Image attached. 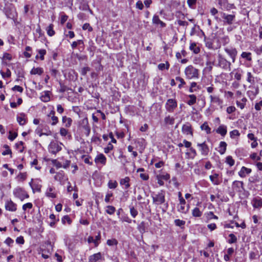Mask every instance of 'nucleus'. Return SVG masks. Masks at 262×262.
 I'll return each instance as SVG.
<instances>
[{
    "label": "nucleus",
    "mask_w": 262,
    "mask_h": 262,
    "mask_svg": "<svg viewBox=\"0 0 262 262\" xmlns=\"http://www.w3.org/2000/svg\"><path fill=\"white\" fill-rule=\"evenodd\" d=\"M184 73L186 79L196 80L199 78V70L192 65L187 66L184 70Z\"/></svg>",
    "instance_id": "1"
},
{
    "label": "nucleus",
    "mask_w": 262,
    "mask_h": 262,
    "mask_svg": "<svg viewBox=\"0 0 262 262\" xmlns=\"http://www.w3.org/2000/svg\"><path fill=\"white\" fill-rule=\"evenodd\" d=\"M217 61L218 63L217 66L226 71L231 70V63L228 61L221 54L218 55Z\"/></svg>",
    "instance_id": "2"
},
{
    "label": "nucleus",
    "mask_w": 262,
    "mask_h": 262,
    "mask_svg": "<svg viewBox=\"0 0 262 262\" xmlns=\"http://www.w3.org/2000/svg\"><path fill=\"white\" fill-rule=\"evenodd\" d=\"M13 195L15 197L23 201L25 199L29 198V195L25 189L20 187H17L13 190Z\"/></svg>",
    "instance_id": "3"
},
{
    "label": "nucleus",
    "mask_w": 262,
    "mask_h": 262,
    "mask_svg": "<svg viewBox=\"0 0 262 262\" xmlns=\"http://www.w3.org/2000/svg\"><path fill=\"white\" fill-rule=\"evenodd\" d=\"M153 203L156 205H161L165 201V191L161 190L158 193L152 195Z\"/></svg>",
    "instance_id": "4"
},
{
    "label": "nucleus",
    "mask_w": 262,
    "mask_h": 262,
    "mask_svg": "<svg viewBox=\"0 0 262 262\" xmlns=\"http://www.w3.org/2000/svg\"><path fill=\"white\" fill-rule=\"evenodd\" d=\"M224 51L231 58L232 62H235L237 55V51L236 48L231 46H228L224 48Z\"/></svg>",
    "instance_id": "5"
},
{
    "label": "nucleus",
    "mask_w": 262,
    "mask_h": 262,
    "mask_svg": "<svg viewBox=\"0 0 262 262\" xmlns=\"http://www.w3.org/2000/svg\"><path fill=\"white\" fill-rule=\"evenodd\" d=\"M177 107V101L174 99H169L165 103V108L169 113H173Z\"/></svg>",
    "instance_id": "6"
},
{
    "label": "nucleus",
    "mask_w": 262,
    "mask_h": 262,
    "mask_svg": "<svg viewBox=\"0 0 262 262\" xmlns=\"http://www.w3.org/2000/svg\"><path fill=\"white\" fill-rule=\"evenodd\" d=\"M222 17L223 19V23L225 25H232L235 20V14H228L225 13H222Z\"/></svg>",
    "instance_id": "7"
},
{
    "label": "nucleus",
    "mask_w": 262,
    "mask_h": 262,
    "mask_svg": "<svg viewBox=\"0 0 262 262\" xmlns=\"http://www.w3.org/2000/svg\"><path fill=\"white\" fill-rule=\"evenodd\" d=\"M218 4L223 10L229 11L235 8L234 4L228 3V0H218Z\"/></svg>",
    "instance_id": "8"
},
{
    "label": "nucleus",
    "mask_w": 262,
    "mask_h": 262,
    "mask_svg": "<svg viewBox=\"0 0 262 262\" xmlns=\"http://www.w3.org/2000/svg\"><path fill=\"white\" fill-rule=\"evenodd\" d=\"M61 150V147L56 141H52L49 146V151L53 154H56L58 152Z\"/></svg>",
    "instance_id": "9"
},
{
    "label": "nucleus",
    "mask_w": 262,
    "mask_h": 262,
    "mask_svg": "<svg viewBox=\"0 0 262 262\" xmlns=\"http://www.w3.org/2000/svg\"><path fill=\"white\" fill-rule=\"evenodd\" d=\"M80 126L84 130L86 136H89L91 132V127L89 124L88 119L84 118L80 121Z\"/></svg>",
    "instance_id": "10"
},
{
    "label": "nucleus",
    "mask_w": 262,
    "mask_h": 262,
    "mask_svg": "<svg viewBox=\"0 0 262 262\" xmlns=\"http://www.w3.org/2000/svg\"><path fill=\"white\" fill-rule=\"evenodd\" d=\"M5 14L7 18L15 20L17 17V13L15 8L9 7L6 9Z\"/></svg>",
    "instance_id": "11"
},
{
    "label": "nucleus",
    "mask_w": 262,
    "mask_h": 262,
    "mask_svg": "<svg viewBox=\"0 0 262 262\" xmlns=\"http://www.w3.org/2000/svg\"><path fill=\"white\" fill-rule=\"evenodd\" d=\"M232 188L233 190L241 192L244 190V183L242 181H234L232 184Z\"/></svg>",
    "instance_id": "12"
},
{
    "label": "nucleus",
    "mask_w": 262,
    "mask_h": 262,
    "mask_svg": "<svg viewBox=\"0 0 262 262\" xmlns=\"http://www.w3.org/2000/svg\"><path fill=\"white\" fill-rule=\"evenodd\" d=\"M40 180H36L34 182H33V179L31 180V181L29 183V185L31 187L33 192H35V191L40 192L41 185L40 184Z\"/></svg>",
    "instance_id": "13"
},
{
    "label": "nucleus",
    "mask_w": 262,
    "mask_h": 262,
    "mask_svg": "<svg viewBox=\"0 0 262 262\" xmlns=\"http://www.w3.org/2000/svg\"><path fill=\"white\" fill-rule=\"evenodd\" d=\"M209 98L210 99L211 104H216L222 108L223 101L219 96L211 95L209 96Z\"/></svg>",
    "instance_id": "14"
},
{
    "label": "nucleus",
    "mask_w": 262,
    "mask_h": 262,
    "mask_svg": "<svg viewBox=\"0 0 262 262\" xmlns=\"http://www.w3.org/2000/svg\"><path fill=\"white\" fill-rule=\"evenodd\" d=\"M197 146L200 148V150L203 156H206L208 155L209 148L205 142L202 143H198Z\"/></svg>",
    "instance_id": "15"
},
{
    "label": "nucleus",
    "mask_w": 262,
    "mask_h": 262,
    "mask_svg": "<svg viewBox=\"0 0 262 262\" xmlns=\"http://www.w3.org/2000/svg\"><path fill=\"white\" fill-rule=\"evenodd\" d=\"M45 194L48 198L52 199L56 198L57 197V194L55 192V187L52 186H49L46 191Z\"/></svg>",
    "instance_id": "16"
},
{
    "label": "nucleus",
    "mask_w": 262,
    "mask_h": 262,
    "mask_svg": "<svg viewBox=\"0 0 262 262\" xmlns=\"http://www.w3.org/2000/svg\"><path fill=\"white\" fill-rule=\"evenodd\" d=\"M5 208L10 211H15L17 210V205L11 200H8L5 203Z\"/></svg>",
    "instance_id": "17"
},
{
    "label": "nucleus",
    "mask_w": 262,
    "mask_h": 262,
    "mask_svg": "<svg viewBox=\"0 0 262 262\" xmlns=\"http://www.w3.org/2000/svg\"><path fill=\"white\" fill-rule=\"evenodd\" d=\"M54 179L55 181L59 182L61 184H63L64 182L68 180L66 178L64 173L62 171L58 172L54 176Z\"/></svg>",
    "instance_id": "18"
},
{
    "label": "nucleus",
    "mask_w": 262,
    "mask_h": 262,
    "mask_svg": "<svg viewBox=\"0 0 262 262\" xmlns=\"http://www.w3.org/2000/svg\"><path fill=\"white\" fill-rule=\"evenodd\" d=\"M252 205L254 208L262 207V199L259 196L254 198L251 201Z\"/></svg>",
    "instance_id": "19"
},
{
    "label": "nucleus",
    "mask_w": 262,
    "mask_h": 262,
    "mask_svg": "<svg viewBox=\"0 0 262 262\" xmlns=\"http://www.w3.org/2000/svg\"><path fill=\"white\" fill-rule=\"evenodd\" d=\"M95 162L96 164L100 163L102 165H105L106 158L103 154H99L96 157Z\"/></svg>",
    "instance_id": "20"
},
{
    "label": "nucleus",
    "mask_w": 262,
    "mask_h": 262,
    "mask_svg": "<svg viewBox=\"0 0 262 262\" xmlns=\"http://www.w3.org/2000/svg\"><path fill=\"white\" fill-rule=\"evenodd\" d=\"M182 130L183 134L188 135H192V130L189 123H186L182 126Z\"/></svg>",
    "instance_id": "21"
},
{
    "label": "nucleus",
    "mask_w": 262,
    "mask_h": 262,
    "mask_svg": "<svg viewBox=\"0 0 262 262\" xmlns=\"http://www.w3.org/2000/svg\"><path fill=\"white\" fill-rule=\"evenodd\" d=\"M130 178L128 177H126L123 179H121L120 180V184L121 186H124L123 188L125 190H127L130 187Z\"/></svg>",
    "instance_id": "22"
},
{
    "label": "nucleus",
    "mask_w": 262,
    "mask_h": 262,
    "mask_svg": "<svg viewBox=\"0 0 262 262\" xmlns=\"http://www.w3.org/2000/svg\"><path fill=\"white\" fill-rule=\"evenodd\" d=\"M251 171L252 170L250 168L243 166L238 172V175L241 178H245L246 177L247 174H250L251 172Z\"/></svg>",
    "instance_id": "23"
},
{
    "label": "nucleus",
    "mask_w": 262,
    "mask_h": 262,
    "mask_svg": "<svg viewBox=\"0 0 262 262\" xmlns=\"http://www.w3.org/2000/svg\"><path fill=\"white\" fill-rule=\"evenodd\" d=\"M175 119L170 115L166 116L164 119V123L166 126L173 125L174 124Z\"/></svg>",
    "instance_id": "24"
},
{
    "label": "nucleus",
    "mask_w": 262,
    "mask_h": 262,
    "mask_svg": "<svg viewBox=\"0 0 262 262\" xmlns=\"http://www.w3.org/2000/svg\"><path fill=\"white\" fill-rule=\"evenodd\" d=\"M101 253L100 252H98L89 256V262H96L101 259Z\"/></svg>",
    "instance_id": "25"
},
{
    "label": "nucleus",
    "mask_w": 262,
    "mask_h": 262,
    "mask_svg": "<svg viewBox=\"0 0 262 262\" xmlns=\"http://www.w3.org/2000/svg\"><path fill=\"white\" fill-rule=\"evenodd\" d=\"M216 132L222 136L224 137L227 133V126L225 125H220L216 129Z\"/></svg>",
    "instance_id": "26"
},
{
    "label": "nucleus",
    "mask_w": 262,
    "mask_h": 262,
    "mask_svg": "<svg viewBox=\"0 0 262 262\" xmlns=\"http://www.w3.org/2000/svg\"><path fill=\"white\" fill-rule=\"evenodd\" d=\"M55 112L54 111H51L48 115V117H51L52 122L50 123L52 125H56L58 122V117L55 116Z\"/></svg>",
    "instance_id": "27"
},
{
    "label": "nucleus",
    "mask_w": 262,
    "mask_h": 262,
    "mask_svg": "<svg viewBox=\"0 0 262 262\" xmlns=\"http://www.w3.org/2000/svg\"><path fill=\"white\" fill-rule=\"evenodd\" d=\"M17 121L20 125H24L26 123V115L21 113L17 117Z\"/></svg>",
    "instance_id": "28"
},
{
    "label": "nucleus",
    "mask_w": 262,
    "mask_h": 262,
    "mask_svg": "<svg viewBox=\"0 0 262 262\" xmlns=\"http://www.w3.org/2000/svg\"><path fill=\"white\" fill-rule=\"evenodd\" d=\"M227 144L224 141H221L220 143L219 147V152L221 155H223L225 154L226 150Z\"/></svg>",
    "instance_id": "29"
},
{
    "label": "nucleus",
    "mask_w": 262,
    "mask_h": 262,
    "mask_svg": "<svg viewBox=\"0 0 262 262\" xmlns=\"http://www.w3.org/2000/svg\"><path fill=\"white\" fill-rule=\"evenodd\" d=\"M219 174L214 173L213 175H211L209 177L210 180L214 185H219L220 182L219 180Z\"/></svg>",
    "instance_id": "30"
},
{
    "label": "nucleus",
    "mask_w": 262,
    "mask_h": 262,
    "mask_svg": "<svg viewBox=\"0 0 262 262\" xmlns=\"http://www.w3.org/2000/svg\"><path fill=\"white\" fill-rule=\"evenodd\" d=\"M62 121L64 123V126L66 127H69L71 126L72 123V119L71 118L67 117V116H63Z\"/></svg>",
    "instance_id": "31"
},
{
    "label": "nucleus",
    "mask_w": 262,
    "mask_h": 262,
    "mask_svg": "<svg viewBox=\"0 0 262 262\" xmlns=\"http://www.w3.org/2000/svg\"><path fill=\"white\" fill-rule=\"evenodd\" d=\"M43 72V70L42 68H33L31 71H30V74L31 75H36L38 74L39 75H41Z\"/></svg>",
    "instance_id": "32"
},
{
    "label": "nucleus",
    "mask_w": 262,
    "mask_h": 262,
    "mask_svg": "<svg viewBox=\"0 0 262 262\" xmlns=\"http://www.w3.org/2000/svg\"><path fill=\"white\" fill-rule=\"evenodd\" d=\"M247 76V81L251 84H254L255 83V77L252 73L251 72H248Z\"/></svg>",
    "instance_id": "33"
},
{
    "label": "nucleus",
    "mask_w": 262,
    "mask_h": 262,
    "mask_svg": "<svg viewBox=\"0 0 262 262\" xmlns=\"http://www.w3.org/2000/svg\"><path fill=\"white\" fill-rule=\"evenodd\" d=\"M192 215L194 217H200L202 215V212L198 207H195L192 211Z\"/></svg>",
    "instance_id": "34"
},
{
    "label": "nucleus",
    "mask_w": 262,
    "mask_h": 262,
    "mask_svg": "<svg viewBox=\"0 0 262 262\" xmlns=\"http://www.w3.org/2000/svg\"><path fill=\"white\" fill-rule=\"evenodd\" d=\"M188 97L189 98V100L187 102V103L189 105H192L196 103V97L195 95L193 94L189 95H188Z\"/></svg>",
    "instance_id": "35"
},
{
    "label": "nucleus",
    "mask_w": 262,
    "mask_h": 262,
    "mask_svg": "<svg viewBox=\"0 0 262 262\" xmlns=\"http://www.w3.org/2000/svg\"><path fill=\"white\" fill-rule=\"evenodd\" d=\"M254 90V91H249L248 94L249 97L252 96L254 98L259 93V89L258 86L252 87Z\"/></svg>",
    "instance_id": "36"
},
{
    "label": "nucleus",
    "mask_w": 262,
    "mask_h": 262,
    "mask_svg": "<svg viewBox=\"0 0 262 262\" xmlns=\"http://www.w3.org/2000/svg\"><path fill=\"white\" fill-rule=\"evenodd\" d=\"M37 52L39 55V56L38 55H37L35 57V58L37 59L39 58L40 60H43L44 59V56L46 54V50L45 49H40L37 50Z\"/></svg>",
    "instance_id": "37"
},
{
    "label": "nucleus",
    "mask_w": 262,
    "mask_h": 262,
    "mask_svg": "<svg viewBox=\"0 0 262 262\" xmlns=\"http://www.w3.org/2000/svg\"><path fill=\"white\" fill-rule=\"evenodd\" d=\"M101 238V233L100 231H99L98 234L94 238V244L95 247H98L100 243Z\"/></svg>",
    "instance_id": "38"
},
{
    "label": "nucleus",
    "mask_w": 262,
    "mask_h": 262,
    "mask_svg": "<svg viewBox=\"0 0 262 262\" xmlns=\"http://www.w3.org/2000/svg\"><path fill=\"white\" fill-rule=\"evenodd\" d=\"M189 49L190 50L192 51L195 54H198L200 51V48L196 46V43L194 42L191 43L190 44Z\"/></svg>",
    "instance_id": "39"
},
{
    "label": "nucleus",
    "mask_w": 262,
    "mask_h": 262,
    "mask_svg": "<svg viewBox=\"0 0 262 262\" xmlns=\"http://www.w3.org/2000/svg\"><path fill=\"white\" fill-rule=\"evenodd\" d=\"M54 25L50 24L46 29L47 34L50 36H53L55 34V31L53 30Z\"/></svg>",
    "instance_id": "40"
},
{
    "label": "nucleus",
    "mask_w": 262,
    "mask_h": 262,
    "mask_svg": "<svg viewBox=\"0 0 262 262\" xmlns=\"http://www.w3.org/2000/svg\"><path fill=\"white\" fill-rule=\"evenodd\" d=\"M201 128L203 130H205L207 134H210L211 133V128L209 126L207 122H204L201 126Z\"/></svg>",
    "instance_id": "41"
},
{
    "label": "nucleus",
    "mask_w": 262,
    "mask_h": 262,
    "mask_svg": "<svg viewBox=\"0 0 262 262\" xmlns=\"http://www.w3.org/2000/svg\"><path fill=\"white\" fill-rule=\"evenodd\" d=\"M229 239L228 240L227 242L229 244H234L237 242V239L236 236L233 233H230L229 235Z\"/></svg>",
    "instance_id": "42"
},
{
    "label": "nucleus",
    "mask_w": 262,
    "mask_h": 262,
    "mask_svg": "<svg viewBox=\"0 0 262 262\" xmlns=\"http://www.w3.org/2000/svg\"><path fill=\"white\" fill-rule=\"evenodd\" d=\"M241 57L249 61L252 60L251 53L250 52H243L241 54Z\"/></svg>",
    "instance_id": "43"
},
{
    "label": "nucleus",
    "mask_w": 262,
    "mask_h": 262,
    "mask_svg": "<svg viewBox=\"0 0 262 262\" xmlns=\"http://www.w3.org/2000/svg\"><path fill=\"white\" fill-rule=\"evenodd\" d=\"M116 211L115 207L111 205L107 206L106 207L105 212L110 215L113 214Z\"/></svg>",
    "instance_id": "44"
},
{
    "label": "nucleus",
    "mask_w": 262,
    "mask_h": 262,
    "mask_svg": "<svg viewBox=\"0 0 262 262\" xmlns=\"http://www.w3.org/2000/svg\"><path fill=\"white\" fill-rule=\"evenodd\" d=\"M170 64L168 62L166 61L165 63H161L158 66V68L160 70H163L164 69L168 70L169 68Z\"/></svg>",
    "instance_id": "45"
},
{
    "label": "nucleus",
    "mask_w": 262,
    "mask_h": 262,
    "mask_svg": "<svg viewBox=\"0 0 262 262\" xmlns=\"http://www.w3.org/2000/svg\"><path fill=\"white\" fill-rule=\"evenodd\" d=\"M118 244L117 240L115 238L107 239L106 244L109 246H117Z\"/></svg>",
    "instance_id": "46"
},
{
    "label": "nucleus",
    "mask_w": 262,
    "mask_h": 262,
    "mask_svg": "<svg viewBox=\"0 0 262 262\" xmlns=\"http://www.w3.org/2000/svg\"><path fill=\"white\" fill-rule=\"evenodd\" d=\"M42 257L45 259H47L49 257V254L51 253V251L49 249H42Z\"/></svg>",
    "instance_id": "47"
},
{
    "label": "nucleus",
    "mask_w": 262,
    "mask_h": 262,
    "mask_svg": "<svg viewBox=\"0 0 262 262\" xmlns=\"http://www.w3.org/2000/svg\"><path fill=\"white\" fill-rule=\"evenodd\" d=\"M176 80L180 82V84L178 85V88L181 89L184 85L186 84V82L181 77H176Z\"/></svg>",
    "instance_id": "48"
},
{
    "label": "nucleus",
    "mask_w": 262,
    "mask_h": 262,
    "mask_svg": "<svg viewBox=\"0 0 262 262\" xmlns=\"http://www.w3.org/2000/svg\"><path fill=\"white\" fill-rule=\"evenodd\" d=\"M118 186V183L116 181H109L108 183V187L110 189H115Z\"/></svg>",
    "instance_id": "49"
},
{
    "label": "nucleus",
    "mask_w": 262,
    "mask_h": 262,
    "mask_svg": "<svg viewBox=\"0 0 262 262\" xmlns=\"http://www.w3.org/2000/svg\"><path fill=\"white\" fill-rule=\"evenodd\" d=\"M137 228L140 233H144L145 232L144 222H142L140 224H139Z\"/></svg>",
    "instance_id": "50"
},
{
    "label": "nucleus",
    "mask_w": 262,
    "mask_h": 262,
    "mask_svg": "<svg viewBox=\"0 0 262 262\" xmlns=\"http://www.w3.org/2000/svg\"><path fill=\"white\" fill-rule=\"evenodd\" d=\"M196 2L197 0H187V3L189 8L191 9H195Z\"/></svg>",
    "instance_id": "51"
},
{
    "label": "nucleus",
    "mask_w": 262,
    "mask_h": 262,
    "mask_svg": "<svg viewBox=\"0 0 262 262\" xmlns=\"http://www.w3.org/2000/svg\"><path fill=\"white\" fill-rule=\"evenodd\" d=\"M83 45V41L82 40H78L77 41H73L71 44V47L73 49H75L77 46Z\"/></svg>",
    "instance_id": "52"
},
{
    "label": "nucleus",
    "mask_w": 262,
    "mask_h": 262,
    "mask_svg": "<svg viewBox=\"0 0 262 262\" xmlns=\"http://www.w3.org/2000/svg\"><path fill=\"white\" fill-rule=\"evenodd\" d=\"M226 163L229 164L230 166H232L234 164V160L232 157L230 156H227L226 158Z\"/></svg>",
    "instance_id": "53"
},
{
    "label": "nucleus",
    "mask_w": 262,
    "mask_h": 262,
    "mask_svg": "<svg viewBox=\"0 0 262 262\" xmlns=\"http://www.w3.org/2000/svg\"><path fill=\"white\" fill-rule=\"evenodd\" d=\"M11 71L9 69H7L6 72H4L2 71H1V74L3 78H5L6 77H10L11 76Z\"/></svg>",
    "instance_id": "54"
},
{
    "label": "nucleus",
    "mask_w": 262,
    "mask_h": 262,
    "mask_svg": "<svg viewBox=\"0 0 262 262\" xmlns=\"http://www.w3.org/2000/svg\"><path fill=\"white\" fill-rule=\"evenodd\" d=\"M240 133H239L238 130L237 129H234L230 132V138L233 139L236 136H239Z\"/></svg>",
    "instance_id": "55"
},
{
    "label": "nucleus",
    "mask_w": 262,
    "mask_h": 262,
    "mask_svg": "<svg viewBox=\"0 0 262 262\" xmlns=\"http://www.w3.org/2000/svg\"><path fill=\"white\" fill-rule=\"evenodd\" d=\"M130 213L132 217H135L138 214V212L133 206L130 207Z\"/></svg>",
    "instance_id": "56"
},
{
    "label": "nucleus",
    "mask_w": 262,
    "mask_h": 262,
    "mask_svg": "<svg viewBox=\"0 0 262 262\" xmlns=\"http://www.w3.org/2000/svg\"><path fill=\"white\" fill-rule=\"evenodd\" d=\"M61 222L63 224L67 222L69 224H71L72 221L68 215H64L61 219Z\"/></svg>",
    "instance_id": "57"
},
{
    "label": "nucleus",
    "mask_w": 262,
    "mask_h": 262,
    "mask_svg": "<svg viewBox=\"0 0 262 262\" xmlns=\"http://www.w3.org/2000/svg\"><path fill=\"white\" fill-rule=\"evenodd\" d=\"M12 59V55L8 53H4L3 54V60L10 61Z\"/></svg>",
    "instance_id": "58"
},
{
    "label": "nucleus",
    "mask_w": 262,
    "mask_h": 262,
    "mask_svg": "<svg viewBox=\"0 0 262 262\" xmlns=\"http://www.w3.org/2000/svg\"><path fill=\"white\" fill-rule=\"evenodd\" d=\"M174 224L176 226L181 227L185 224V221L181 220L180 219H176L174 221Z\"/></svg>",
    "instance_id": "59"
},
{
    "label": "nucleus",
    "mask_w": 262,
    "mask_h": 262,
    "mask_svg": "<svg viewBox=\"0 0 262 262\" xmlns=\"http://www.w3.org/2000/svg\"><path fill=\"white\" fill-rule=\"evenodd\" d=\"M180 206L178 208V211L183 213H187L188 212V209L185 208V205H180Z\"/></svg>",
    "instance_id": "60"
},
{
    "label": "nucleus",
    "mask_w": 262,
    "mask_h": 262,
    "mask_svg": "<svg viewBox=\"0 0 262 262\" xmlns=\"http://www.w3.org/2000/svg\"><path fill=\"white\" fill-rule=\"evenodd\" d=\"M242 72V71H241V72H240L239 70H238L234 73V78L237 81H240L241 80Z\"/></svg>",
    "instance_id": "61"
},
{
    "label": "nucleus",
    "mask_w": 262,
    "mask_h": 262,
    "mask_svg": "<svg viewBox=\"0 0 262 262\" xmlns=\"http://www.w3.org/2000/svg\"><path fill=\"white\" fill-rule=\"evenodd\" d=\"M221 41L223 45L225 46L229 42L230 39L228 36H225L221 38Z\"/></svg>",
    "instance_id": "62"
},
{
    "label": "nucleus",
    "mask_w": 262,
    "mask_h": 262,
    "mask_svg": "<svg viewBox=\"0 0 262 262\" xmlns=\"http://www.w3.org/2000/svg\"><path fill=\"white\" fill-rule=\"evenodd\" d=\"M82 29L84 30H88L89 32L93 31L92 27L90 25L89 23H85L82 26Z\"/></svg>",
    "instance_id": "63"
},
{
    "label": "nucleus",
    "mask_w": 262,
    "mask_h": 262,
    "mask_svg": "<svg viewBox=\"0 0 262 262\" xmlns=\"http://www.w3.org/2000/svg\"><path fill=\"white\" fill-rule=\"evenodd\" d=\"M17 136V134L16 133H13L12 132L10 131L8 139L11 141H13L16 138Z\"/></svg>",
    "instance_id": "64"
}]
</instances>
